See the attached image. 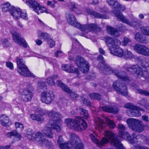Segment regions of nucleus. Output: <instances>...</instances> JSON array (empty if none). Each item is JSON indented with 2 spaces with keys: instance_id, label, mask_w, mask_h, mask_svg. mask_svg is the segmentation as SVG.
Returning <instances> with one entry per match:
<instances>
[{
  "instance_id": "nucleus-1",
  "label": "nucleus",
  "mask_w": 149,
  "mask_h": 149,
  "mask_svg": "<svg viewBox=\"0 0 149 149\" xmlns=\"http://www.w3.org/2000/svg\"><path fill=\"white\" fill-rule=\"evenodd\" d=\"M118 134L119 136H117L111 131L106 130L104 132L105 137L103 138L100 141L97 138L95 133L91 134L89 136L91 141L99 147H101L109 141L117 149H125L120 142L122 139H126L128 143L131 144H134L137 140V136L134 133L132 134V136L126 131L120 130Z\"/></svg>"
},
{
  "instance_id": "nucleus-2",
  "label": "nucleus",
  "mask_w": 149,
  "mask_h": 149,
  "mask_svg": "<svg viewBox=\"0 0 149 149\" xmlns=\"http://www.w3.org/2000/svg\"><path fill=\"white\" fill-rule=\"evenodd\" d=\"M106 1L109 5L113 6L112 11L117 18L119 19L121 22L134 27L139 26V20L137 18L132 15V22H130L125 17L121 12L116 9L124 10L125 9V8L124 6L120 4L115 0H106Z\"/></svg>"
},
{
  "instance_id": "nucleus-3",
  "label": "nucleus",
  "mask_w": 149,
  "mask_h": 149,
  "mask_svg": "<svg viewBox=\"0 0 149 149\" xmlns=\"http://www.w3.org/2000/svg\"><path fill=\"white\" fill-rule=\"evenodd\" d=\"M36 112L39 113L41 116L48 114V116L50 119L48 125L57 132H59L61 131L62 116L60 113L53 110L49 111L48 110L39 108L37 109Z\"/></svg>"
},
{
  "instance_id": "nucleus-4",
  "label": "nucleus",
  "mask_w": 149,
  "mask_h": 149,
  "mask_svg": "<svg viewBox=\"0 0 149 149\" xmlns=\"http://www.w3.org/2000/svg\"><path fill=\"white\" fill-rule=\"evenodd\" d=\"M97 58L98 60L100 61V63L98 65V67L99 68L101 73L104 74L113 73L115 76L122 81L127 82L129 81V77L125 72H119L116 69L112 70L109 65H106L104 63V61L102 55H99Z\"/></svg>"
},
{
  "instance_id": "nucleus-5",
  "label": "nucleus",
  "mask_w": 149,
  "mask_h": 149,
  "mask_svg": "<svg viewBox=\"0 0 149 149\" xmlns=\"http://www.w3.org/2000/svg\"><path fill=\"white\" fill-rule=\"evenodd\" d=\"M123 70L131 72L132 74H135L137 77L141 78L143 77L146 80L149 79V73L144 65L141 67L137 65H130L126 64L123 66Z\"/></svg>"
},
{
  "instance_id": "nucleus-6",
  "label": "nucleus",
  "mask_w": 149,
  "mask_h": 149,
  "mask_svg": "<svg viewBox=\"0 0 149 149\" xmlns=\"http://www.w3.org/2000/svg\"><path fill=\"white\" fill-rule=\"evenodd\" d=\"M65 122L69 128L79 131L85 130L87 127L86 122L80 116H77L74 119H65Z\"/></svg>"
},
{
  "instance_id": "nucleus-7",
  "label": "nucleus",
  "mask_w": 149,
  "mask_h": 149,
  "mask_svg": "<svg viewBox=\"0 0 149 149\" xmlns=\"http://www.w3.org/2000/svg\"><path fill=\"white\" fill-rule=\"evenodd\" d=\"M17 72L21 75L26 77H31L36 79L37 77L30 71L25 65V61L21 57L16 58Z\"/></svg>"
},
{
  "instance_id": "nucleus-8",
  "label": "nucleus",
  "mask_w": 149,
  "mask_h": 149,
  "mask_svg": "<svg viewBox=\"0 0 149 149\" xmlns=\"http://www.w3.org/2000/svg\"><path fill=\"white\" fill-rule=\"evenodd\" d=\"M126 122L129 127L135 132H141L144 130V126L141 121L130 118L127 119Z\"/></svg>"
},
{
  "instance_id": "nucleus-9",
  "label": "nucleus",
  "mask_w": 149,
  "mask_h": 149,
  "mask_svg": "<svg viewBox=\"0 0 149 149\" xmlns=\"http://www.w3.org/2000/svg\"><path fill=\"white\" fill-rule=\"evenodd\" d=\"M114 89L118 93L124 96L127 95V90L126 86L125 84H122L121 81L117 80L114 82L113 84Z\"/></svg>"
},
{
  "instance_id": "nucleus-10",
  "label": "nucleus",
  "mask_w": 149,
  "mask_h": 149,
  "mask_svg": "<svg viewBox=\"0 0 149 149\" xmlns=\"http://www.w3.org/2000/svg\"><path fill=\"white\" fill-rule=\"evenodd\" d=\"M76 63L80 70L83 73H86L89 70V65L88 62L81 57L79 56L77 57Z\"/></svg>"
},
{
  "instance_id": "nucleus-11",
  "label": "nucleus",
  "mask_w": 149,
  "mask_h": 149,
  "mask_svg": "<svg viewBox=\"0 0 149 149\" xmlns=\"http://www.w3.org/2000/svg\"><path fill=\"white\" fill-rule=\"evenodd\" d=\"M54 98L55 95L53 91H45L41 93L40 100L42 102L49 104L54 100Z\"/></svg>"
},
{
  "instance_id": "nucleus-12",
  "label": "nucleus",
  "mask_w": 149,
  "mask_h": 149,
  "mask_svg": "<svg viewBox=\"0 0 149 149\" xmlns=\"http://www.w3.org/2000/svg\"><path fill=\"white\" fill-rule=\"evenodd\" d=\"M70 139V143L72 149V146H74V149H84L83 144L80 142V140L77 135L74 133L72 134Z\"/></svg>"
},
{
  "instance_id": "nucleus-13",
  "label": "nucleus",
  "mask_w": 149,
  "mask_h": 149,
  "mask_svg": "<svg viewBox=\"0 0 149 149\" xmlns=\"http://www.w3.org/2000/svg\"><path fill=\"white\" fill-rule=\"evenodd\" d=\"M134 50L137 53L149 56V49L144 45L137 44L133 46Z\"/></svg>"
},
{
  "instance_id": "nucleus-14",
  "label": "nucleus",
  "mask_w": 149,
  "mask_h": 149,
  "mask_svg": "<svg viewBox=\"0 0 149 149\" xmlns=\"http://www.w3.org/2000/svg\"><path fill=\"white\" fill-rule=\"evenodd\" d=\"M10 33L13 36L14 41L17 43L22 46L24 48H27V44L25 40L21 37L19 33L15 31H11Z\"/></svg>"
},
{
  "instance_id": "nucleus-15",
  "label": "nucleus",
  "mask_w": 149,
  "mask_h": 149,
  "mask_svg": "<svg viewBox=\"0 0 149 149\" xmlns=\"http://www.w3.org/2000/svg\"><path fill=\"white\" fill-rule=\"evenodd\" d=\"M79 29L82 31H88L92 32L100 31L101 30L100 28L95 24L82 25L80 24V27Z\"/></svg>"
},
{
  "instance_id": "nucleus-16",
  "label": "nucleus",
  "mask_w": 149,
  "mask_h": 149,
  "mask_svg": "<svg viewBox=\"0 0 149 149\" xmlns=\"http://www.w3.org/2000/svg\"><path fill=\"white\" fill-rule=\"evenodd\" d=\"M66 18L68 23L78 29L80 27V24L77 21L75 16L69 12L66 13Z\"/></svg>"
},
{
  "instance_id": "nucleus-17",
  "label": "nucleus",
  "mask_w": 149,
  "mask_h": 149,
  "mask_svg": "<svg viewBox=\"0 0 149 149\" xmlns=\"http://www.w3.org/2000/svg\"><path fill=\"white\" fill-rule=\"evenodd\" d=\"M39 136L40 138L38 141V144L41 146H45L49 149H52L54 148V145L52 141L46 140L42 134L41 135Z\"/></svg>"
},
{
  "instance_id": "nucleus-18",
  "label": "nucleus",
  "mask_w": 149,
  "mask_h": 149,
  "mask_svg": "<svg viewBox=\"0 0 149 149\" xmlns=\"http://www.w3.org/2000/svg\"><path fill=\"white\" fill-rule=\"evenodd\" d=\"M42 134V133L40 132L34 133L31 129H29L27 130L25 136L30 140L35 139L38 142L40 138L39 136L41 135Z\"/></svg>"
},
{
  "instance_id": "nucleus-19",
  "label": "nucleus",
  "mask_w": 149,
  "mask_h": 149,
  "mask_svg": "<svg viewBox=\"0 0 149 149\" xmlns=\"http://www.w3.org/2000/svg\"><path fill=\"white\" fill-rule=\"evenodd\" d=\"M64 140L61 135L59 136L57 139L58 144L61 149H72L70 143H65L63 142Z\"/></svg>"
},
{
  "instance_id": "nucleus-20",
  "label": "nucleus",
  "mask_w": 149,
  "mask_h": 149,
  "mask_svg": "<svg viewBox=\"0 0 149 149\" xmlns=\"http://www.w3.org/2000/svg\"><path fill=\"white\" fill-rule=\"evenodd\" d=\"M75 42H73L72 45V49L68 52L69 54L72 53L75 54L80 51L82 49L83 46L76 39L75 40Z\"/></svg>"
},
{
  "instance_id": "nucleus-21",
  "label": "nucleus",
  "mask_w": 149,
  "mask_h": 149,
  "mask_svg": "<svg viewBox=\"0 0 149 149\" xmlns=\"http://www.w3.org/2000/svg\"><path fill=\"white\" fill-rule=\"evenodd\" d=\"M62 67L63 70L70 73H75L77 74L78 78L80 77L79 76V73L78 69L74 68L70 64L63 65Z\"/></svg>"
},
{
  "instance_id": "nucleus-22",
  "label": "nucleus",
  "mask_w": 149,
  "mask_h": 149,
  "mask_svg": "<svg viewBox=\"0 0 149 149\" xmlns=\"http://www.w3.org/2000/svg\"><path fill=\"white\" fill-rule=\"evenodd\" d=\"M0 123L3 126L6 127L11 124L9 118L4 114H2L0 116Z\"/></svg>"
},
{
  "instance_id": "nucleus-23",
  "label": "nucleus",
  "mask_w": 149,
  "mask_h": 149,
  "mask_svg": "<svg viewBox=\"0 0 149 149\" xmlns=\"http://www.w3.org/2000/svg\"><path fill=\"white\" fill-rule=\"evenodd\" d=\"M22 95V100L24 102L30 100L33 96L32 92L27 89H24L23 90Z\"/></svg>"
},
{
  "instance_id": "nucleus-24",
  "label": "nucleus",
  "mask_w": 149,
  "mask_h": 149,
  "mask_svg": "<svg viewBox=\"0 0 149 149\" xmlns=\"http://www.w3.org/2000/svg\"><path fill=\"white\" fill-rule=\"evenodd\" d=\"M135 108L131 110L127 111V113L129 116L130 117H139L141 116V113L139 111L142 110L141 109L136 106H134Z\"/></svg>"
},
{
  "instance_id": "nucleus-25",
  "label": "nucleus",
  "mask_w": 149,
  "mask_h": 149,
  "mask_svg": "<svg viewBox=\"0 0 149 149\" xmlns=\"http://www.w3.org/2000/svg\"><path fill=\"white\" fill-rule=\"evenodd\" d=\"M51 128L52 129L49 127L45 126L42 130V132L45 136L50 139H52L54 137V133Z\"/></svg>"
},
{
  "instance_id": "nucleus-26",
  "label": "nucleus",
  "mask_w": 149,
  "mask_h": 149,
  "mask_svg": "<svg viewBox=\"0 0 149 149\" xmlns=\"http://www.w3.org/2000/svg\"><path fill=\"white\" fill-rule=\"evenodd\" d=\"M86 10L88 13L97 18L104 19H107L109 18L108 16L96 12L89 8H86Z\"/></svg>"
},
{
  "instance_id": "nucleus-27",
  "label": "nucleus",
  "mask_w": 149,
  "mask_h": 149,
  "mask_svg": "<svg viewBox=\"0 0 149 149\" xmlns=\"http://www.w3.org/2000/svg\"><path fill=\"white\" fill-rule=\"evenodd\" d=\"M135 38L137 41L141 43L146 44L148 42V40L143 34L140 33H136Z\"/></svg>"
},
{
  "instance_id": "nucleus-28",
  "label": "nucleus",
  "mask_w": 149,
  "mask_h": 149,
  "mask_svg": "<svg viewBox=\"0 0 149 149\" xmlns=\"http://www.w3.org/2000/svg\"><path fill=\"white\" fill-rule=\"evenodd\" d=\"M95 127L97 130L100 131L102 129L105 125L103 120L100 118L97 117L95 121Z\"/></svg>"
},
{
  "instance_id": "nucleus-29",
  "label": "nucleus",
  "mask_w": 149,
  "mask_h": 149,
  "mask_svg": "<svg viewBox=\"0 0 149 149\" xmlns=\"http://www.w3.org/2000/svg\"><path fill=\"white\" fill-rule=\"evenodd\" d=\"M111 54L118 57L123 56L124 52L123 50L119 47L114 49L113 48H109Z\"/></svg>"
},
{
  "instance_id": "nucleus-30",
  "label": "nucleus",
  "mask_w": 149,
  "mask_h": 149,
  "mask_svg": "<svg viewBox=\"0 0 149 149\" xmlns=\"http://www.w3.org/2000/svg\"><path fill=\"white\" fill-rule=\"evenodd\" d=\"M10 13L14 18L16 19H18L20 18V15L21 13V10L19 8H15L14 7Z\"/></svg>"
},
{
  "instance_id": "nucleus-31",
  "label": "nucleus",
  "mask_w": 149,
  "mask_h": 149,
  "mask_svg": "<svg viewBox=\"0 0 149 149\" xmlns=\"http://www.w3.org/2000/svg\"><path fill=\"white\" fill-rule=\"evenodd\" d=\"M26 3L29 7L32 8L33 10L34 11H37V8H39L40 4L35 0H27L26 1Z\"/></svg>"
},
{
  "instance_id": "nucleus-32",
  "label": "nucleus",
  "mask_w": 149,
  "mask_h": 149,
  "mask_svg": "<svg viewBox=\"0 0 149 149\" xmlns=\"http://www.w3.org/2000/svg\"><path fill=\"white\" fill-rule=\"evenodd\" d=\"M58 77V76L57 74H54L47 78L45 79V81L49 85L54 86L55 84V79Z\"/></svg>"
},
{
  "instance_id": "nucleus-33",
  "label": "nucleus",
  "mask_w": 149,
  "mask_h": 149,
  "mask_svg": "<svg viewBox=\"0 0 149 149\" xmlns=\"http://www.w3.org/2000/svg\"><path fill=\"white\" fill-rule=\"evenodd\" d=\"M6 136L10 138L15 137L17 139V140H20L21 138V135L16 130H13L10 132L6 134Z\"/></svg>"
},
{
  "instance_id": "nucleus-34",
  "label": "nucleus",
  "mask_w": 149,
  "mask_h": 149,
  "mask_svg": "<svg viewBox=\"0 0 149 149\" xmlns=\"http://www.w3.org/2000/svg\"><path fill=\"white\" fill-rule=\"evenodd\" d=\"M107 32L109 34L114 36L118 37L120 36V32L111 26H108L107 28Z\"/></svg>"
},
{
  "instance_id": "nucleus-35",
  "label": "nucleus",
  "mask_w": 149,
  "mask_h": 149,
  "mask_svg": "<svg viewBox=\"0 0 149 149\" xmlns=\"http://www.w3.org/2000/svg\"><path fill=\"white\" fill-rule=\"evenodd\" d=\"M131 86L133 89L137 90L139 94L149 96V92L145 90L139 89V86L135 84H132L131 85Z\"/></svg>"
},
{
  "instance_id": "nucleus-36",
  "label": "nucleus",
  "mask_w": 149,
  "mask_h": 149,
  "mask_svg": "<svg viewBox=\"0 0 149 149\" xmlns=\"http://www.w3.org/2000/svg\"><path fill=\"white\" fill-rule=\"evenodd\" d=\"M13 7L10 5L9 2L3 3L1 5V8L3 12L9 11L10 13Z\"/></svg>"
},
{
  "instance_id": "nucleus-37",
  "label": "nucleus",
  "mask_w": 149,
  "mask_h": 149,
  "mask_svg": "<svg viewBox=\"0 0 149 149\" xmlns=\"http://www.w3.org/2000/svg\"><path fill=\"white\" fill-rule=\"evenodd\" d=\"M102 109L105 112L109 113H116L118 111V110L117 108H113L111 107L105 106L102 107Z\"/></svg>"
},
{
  "instance_id": "nucleus-38",
  "label": "nucleus",
  "mask_w": 149,
  "mask_h": 149,
  "mask_svg": "<svg viewBox=\"0 0 149 149\" xmlns=\"http://www.w3.org/2000/svg\"><path fill=\"white\" fill-rule=\"evenodd\" d=\"M56 84L58 86L61 87L64 91L66 92H69L70 91L69 87L64 84L60 80H58L56 81Z\"/></svg>"
},
{
  "instance_id": "nucleus-39",
  "label": "nucleus",
  "mask_w": 149,
  "mask_h": 149,
  "mask_svg": "<svg viewBox=\"0 0 149 149\" xmlns=\"http://www.w3.org/2000/svg\"><path fill=\"white\" fill-rule=\"evenodd\" d=\"M68 6L70 9H71L73 11H74L76 9L79 8L80 7V6L73 2H70L68 3Z\"/></svg>"
},
{
  "instance_id": "nucleus-40",
  "label": "nucleus",
  "mask_w": 149,
  "mask_h": 149,
  "mask_svg": "<svg viewBox=\"0 0 149 149\" xmlns=\"http://www.w3.org/2000/svg\"><path fill=\"white\" fill-rule=\"evenodd\" d=\"M89 97L92 99H96L100 100L101 98V95L98 93H92L89 95Z\"/></svg>"
},
{
  "instance_id": "nucleus-41",
  "label": "nucleus",
  "mask_w": 149,
  "mask_h": 149,
  "mask_svg": "<svg viewBox=\"0 0 149 149\" xmlns=\"http://www.w3.org/2000/svg\"><path fill=\"white\" fill-rule=\"evenodd\" d=\"M38 36L40 38L43 39L44 40H47L50 38L49 35L46 33L39 32L38 33Z\"/></svg>"
},
{
  "instance_id": "nucleus-42",
  "label": "nucleus",
  "mask_w": 149,
  "mask_h": 149,
  "mask_svg": "<svg viewBox=\"0 0 149 149\" xmlns=\"http://www.w3.org/2000/svg\"><path fill=\"white\" fill-rule=\"evenodd\" d=\"M121 43V42L119 40L115 38L111 47L110 48H113L114 49L118 48L120 45Z\"/></svg>"
},
{
  "instance_id": "nucleus-43",
  "label": "nucleus",
  "mask_w": 149,
  "mask_h": 149,
  "mask_svg": "<svg viewBox=\"0 0 149 149\" xmlns=\"http://www.w3.org/2000/svg\"><path fill=\"white\" fill-rule=\"evenodd\" d=\"M79 111L80 112L81 115L82 117H83L85 119H87L88 118V111L82 108H79Z\"/></svg>"
},
{
  "instance_id": "nucleus-44",
  "label": "nucleus",
  "mask_w": 149,
  "mask_h": 149,
  "mask_svg": "<svg viewBox=\"0 0 149 149\" xmlns=\"http://www.w3.org/2000/svg\"><path fill=\"white\" fill-rule=\"evenodd\" d=\"M123 56L126 59L129 58H133L134 57V56L130 51L126 50L124 53Z\"/></svg>"
},
{
  "instance_id": "nucleus-45",
  "label": "nucleus",
  "mask_w": 149,
  "mask_h": 149,
  "mask_svg": "<svg viewBox=\"0 0 149 149\" xmlns=\"http://www.w3.org/2000/svg\"><path fill=\"white\" fill-rule=\"evenodd\" d=\"M105 120L107 124L111 129H113L115 127V124L113 121L107 117H106Z\"/></svg>"
},
{
  "instance_id": "nucleus-46",
  "label": "nucleus",
  "mask_w": 149,
  "mask_h": 149,
  "mask_svg": "<svg viewBox=\"0 0 149 149\" xmlns=\"http://www.w3.org/2000/svg\"><path fill=\"white\" fill-rule=\"evenodd\" d=\"M37 11H35L38 14H39L40 13H42L44 12L46 13H48L49 12L48 11L47 9L44 7H42L40 4L39 5V8H37Z\"/></svg>"
},
{
  "instance_id": "nucleus-47",
  "label": "nucleus",
  "mask_w": 149,
  "mask_h": 149,
  "mask_svg": "<svg viewBox=\"0 0 149 149\" xmlns=\"http://www.w3.org/2000/svg\"><path fill=\"white\" fill-rule=\"evenodd\" d=\"M141 30L144 35L149 36V26H142L141 28Z\"/></svg>"
},
{
  "instance_id": "nucleus-48",
  "label": "nucleus",
  "mask_w": 149,
  "mask_h": 149,
  "mask_svg": "<svg viewBox=\"0 0 149 149\" xmlns=\"http://www.w3.org/2000/svg\"><path fill=\"white\" fill-rule=\"evenodd\" d=\"M30 117L33 120H36L37 121L42 120L43 119L42 117L38 115L32 114L30 115Z\"/></svg>"
},
{
  "instance_id": "nucleus-49",
  "label": "nucleus",
  "mask_w": 149,
  "mask_h": 149,
  "mask_svg": "<svg viewBox=\"0 0 149 149\" xmlns=\"http://www.w3.org/2000/svg\"><path fill=\"white\" fill-rule=\"evenodd\" d=\"M114 38H112L110 37H107L105 39L106 43L107 45H110L111 46Z\"/></svg>"
},
{
  "instance_id": "nucleus-50",
  "label": "nucleus",
  "mask_w": 149,
  "mask_h": 149,
  "mask_svg": "<svg viewBox=\"0 0 149 149\" xmlns=\"http://www.w3.org/2000/svg\"><path fill=\"white\" fill-rule=\"evenodd\" d=\"M16 128L18 131H22L24 129L22 124L16 122L15 123Z\"/></svg>"
},
{
  "instance_id": "nucleus-51",
  "label": "nucleus",
  "mask_w": 149,
  "mask_h": 149,
  "mask_svg": "<svg viewBox=\"0 0 149 149\" xmlns=\"http://www.w3.org/2000/svg\"><path fill=\"white\" fill-rule=\"evenodd\" d=\"M117 28L120 31L122 32H124L127 30L126 26L121 24H119Z\"/></svg>"
},
{
  "instance_id": "nucleus-52",
  "label": "nucleus",
  "mask_w": 149,
  "mask_h": 149,
  "mask_svg": "<svg viewBox=\"0 0 149 149\" xmlns=\"http://www.w3.org/2000/svg\"><path fill=\"white\" fill-rule=\"evenodd\" d=\"M1 43L5 47L8 46L10 45V43L8 42L6 39H3L1 40Z\"/></svg>"
},
{
  "instance_id": "nucleus-53",
  "label": "nucleus",
  "mask_w": 149,
  "mask_h": 149,
  "mask_svg": "<svg viewBox=\"0 0 149 149\" xmlns=\"http://www.w3.org/2000/svg\"><path fill=\"white\" fill-rule=\"evenodd\" d=\"M47 42L49 45L50 47L51 48L53 47L55 45V41L51 38L47 40Z\"/></svg>"
},
{
  "instance_id": "nucleus-54",
  "label": "nucleus",
  "mask_w": 149,
  "mask_h": 149,
  "mask_svg": "<svg viewBox=\"0 0 149 149\" xmlns=\"http://www.w3.org/2000/svg\"><path fill=\"white\" fill-rule=\"evenodd\" d=\"M45 86L46 84L44 82H40L38 83V89H42Z\"/></svg>"
},
{
  "instance_id": "nucleus-55",
  "label": "nucleus",
  "mask_w": 149,
  "mask_h": 149,
  "mask_svg": "<svg viewBox=\"0 0 149 149\" xmlns=\"http://www.w3.org/2000/svg\"><path fill=\"white\" fill-rule=\"evenodd\" d=\"M134 106H135L130 103H127L125 105V108L129 109V110L135 108Z\"/></svg>"
},
{
  "instance_id": "nucleus-56",
  "label": "nucleus",
  "mask_w": 149,
  "mask_h": 149,
  "mask_svg": "<svg viewBox=\"0 0 149 149\" xmlns=\"http://www.w3.org/2000/svg\"><path fill=\"white\" fill-rule=\"evenodd\" d=\"M6 66L10 70H12L14 68L13 64L10 61L7 62L6 63Z\"/></svg>"
},
{
  "instance_id": "nucleus-57",
  "label": "nucleus",
  "mask_w": 149,
  "mask_h": 149,
  "mask_svg": "<svg viewBox=\"0 0 149 149\" xmlns=\"http://www.w3.org/2000/svg\"><path fill=\"white\" fill-rule=\"evenodd\" d=\"M131 40L125 37L123 38L122 45L123 46H126L128 43L130 42Z\"/></svg>"
},
{
  "instance_id": "nucleus-58",
  "label": "nucleus",
  "mask_w": 149,
  "mask_h": 149,
  "mask_svg": "<svg viewBox=\"0 0 149 149\" xmlns=\"http://www.w3.org/2000/svg\"><path fill=\"white\" fill-rule=\"evenodd\" d=\"M20 17L26 20H27L28 19L27 13L26 12H22L21 13Z\"/></svg>"
},
{
  "instance_id": "nucleus-59",
  "label": "nucleus",
  "mask_w": 149,
  "mask_h": 149,
  "mask_svg": "<svg viewBox=\"0 0 149 149\" xmlns=\"http://www.w3.org/2000/svg\"><path fill=\"white\" fill-rule=\"evenodd\" d=\"M56 2H52L50 1H48L47 2V5L49 6L51 8H54L55 7V3Z\"/></svg>"
},
{
  "instance_id": "nucleus-60",
  "label": "nucleus",
  "mask_w": 149,
  "mask_h": 149,
  "mask_svg": "<svg viewBox=\"0 0 149 149\" xmlns=\"http://www.w3.org/2000/svg\"><path fill=\"white\" fill-rule=\"evenodd\" d=\"M147 103L146 99L143 98L141 100H140L138 102L139 104L143 106H145Z\"/></svg>"
},
{
  "instance_id": "nucleus-61",
  "label": "nucleus",
  "mask_w": 149,
  "mask_h": 149,
  "mask_svg": "<svg viewBox=\"0 0 149 149\" xmlns=\"http://www.w3.org/2000/svg\"><path fill=\"white\" fill-rule=\"evenodd\" d=\"M67 93L70 94V96L72 98H75L78 97V95L76 93L72 92L70 90L69 92Z\"/></svg>"
},
{
  "instance_id": "nucleus-62",
  "label": "nucleus",
  "mask_w": 149,
  "mask_h": 149,
  "mask_svg": "<svg viewBox=\"0 0 149 149\" xmlns=\"http://www.w3.org/2000/svg\"><path fill=\"white\" fill-rule=\"evenodd\" d=\"M82 100L83 101V103L87 106H90L91 105V103L89 100L84 98Z\"/></svg>"
},
{
  "instance_id": "nucleus-63",
  "label": "nucleus",
  "mask_w": 149,
  "mask_h": 149,
  "mask_svg": "<svg viewBox=\"0 0 149 149\" xmlns=\"http://www.w3.org/2000/svg\"><path fill=\"white\" fill-rule=\"evenodd\" d=\"M63 52L60 51H57L55 53V56L57 57H60L61 55H63Z\"/></svg>"
},
{
  "instance_id": "nucleus-64",
  "label": "nucleus",
  "mask_w": 149,
  "mask_h": 149,
  "mask_svg": "<svg viewBox=\"0 0 149 149\" xmlns=\"http://www.w3.org/2000/svg\"><path fill=\"white\" fill-rule=\"evenodd\" d=\"M134 149H149L147 147L142 146L141 147L139 146H134Z\"/></svg>"
}]
</instances>
